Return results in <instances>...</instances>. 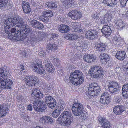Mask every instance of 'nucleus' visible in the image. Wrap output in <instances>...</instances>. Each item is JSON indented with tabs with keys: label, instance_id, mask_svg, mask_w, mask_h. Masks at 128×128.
Masks as SVG:
<instances>
[{
	"label": "nucleus",
	"instance_id": "obj_60",
	"mask_svg": "<svg viewBox=\"0 0 128 128\" xmlns=\"http://www.w3.org/2000/svg\"><path fill=\"white\" fill-rule=\"evenodd\" d=\"M122 16L124 18H128V10H127V11H126V12L122 14Z\"/></svg>",
	"mask_w": 128,
	"mask_h": 128
},
{
	"label": "nucleus",
	"instance_id": "obj_55",
	"mask_svg": "<svg viewBox=\"0 0 128 128\" xmlns=\"http://www.w3.org/2000/svg\"><path fill=\"white\" fill-rule=\"evenodd\" d=\"M58 36V34L52 33V36L50 38V40L52 39L54 40Z\"/></svg>",
	"mask_w": 128,
	"mask_h": 128
},
{
	"label": "nucleus",
	"instance_id": "obj_57",
	"mask_svg": "<svg viewBox=\"0 0 128 128\" xmlns=\"http://www.w3.org/2000/svg\"><path fill=\"white\" fill-rule=\"evenodd\" d=\"M38 54L41 56H44L46 54V52L45 50H43L40 51Z\"/></svg>",
	"mask_w": 128,
	"mask_h": 128
},
{
	"label": "nucleus",
	"instance_id": "obj_9",
	"mask_svg": "<svg viewBox=\"0 0 128 128\" xmlns=\"http://www.w3.org/2000/svg\"><path fill=\"white\" fill-rule=\"evenodd\" d=\"M120 85L116 82L111 81L109 82L108 86L109 92L113 94H117L120 90Z\"/></svg>",
	"mask_w": 128,
	"mask_h": 128
},
{
	"label": "nucleus",
	"instance_id": "obj_36",
	"mask_svg": "<svg viewBox=\"0 0 128 128\" xmlns=\"http://www.w3.org/2000/svg\"><path fill=\"white\" fill-rule=\"evenodd\" d=\"M61 112L58 109H56L52 112V116L54 118H57L58 116Z\"/></svg>",
	"mask_w": 128,
	"mask_h": 128
},
{
	"label": "nucleus",
	"instance_id": "obj_53",
	"mask_svg": "<svg viewBox=\"0 0 128 128\" xmlns=\"http://www.w3.org/2000/svg\"><path fill=\"white\" fill-rule=\"evenodd\" d=\"M44 26L43 24L39 22L38 24H37L36 28L38 29L39 30H41L42 29L44 28Z\"/></svg>",
	"mask_w": 128,
	"mask_h": 128
},
{
	"label": "nucleus",
	"instance_id": "obj_47",
	"mask_svg": "<svg viewBox=\"0 0 128 128\" xmlns=\"http://www.w3.org/2000/svg\"><path fill=\"white\" fill-rule=\"evenodd\" d=\"M82 15L81 12L80 11L78 10L77 13L76 14V15L73 17V18H74V20H77L79 19L81 17Z\"/></svg>",
	"mask_w": 128,
	"mask_h": 128
},
{
	"label": "nucleus",
	"instance_id": "obj_48",
	"mask_svg": "<svg viewBox=\"0 0 128 128\" xmlns=\"http://www.w3.org/2000/svg\"><path fill=\"white\" fill-rule=\"evenodd\" d=\"M46 70H48V72H50L53 73L54 70V66L52 64L50 66H49L48 68H46Z\"/></svg>",
	"mask_w": 128,
	"mask_h": 128
},
{
	"label": "nucleus",
	"instance_id": "obj_20",
	"mask_svg": "<svg viewBox=\"0 0 128 128\" xmlns=\"http://www.w3.org/2000/svg\"><path fill=\"white\" fill-rule=\"evenodd\" d=\"M96 58V57L90 54H86L83 58L85 62L90 63L94 62Z\"/></svg>",
	"mask_w": 128,
	"mask_h": 128
},
{
	"label": "nucleus",
	"instance_id": "obj_52",
	"mask_svg": "<svg viewBox=\"0 0 128 128\" xmlns=\"http://www.w3.org/2000/svg\"><path fill=\"white\" fill-rule=\"evenodd\" d=\"M53 63L56 66H58L60 65L59 60L58 59L54 58V60H53Z\"/></svg>",
	"mask_w": 128,
	"mask_h": 128
},
{
	"label": "nucleus",
	"instance_id": "obj_62",
	"mask_svg": "<svg viewBox=\"0 0 128 128\" xmlns=\"http://www.w3.org/2000/svg\"><path fill=\"white\" fill-rule=\"evenodd\" d=\"M21 97H22V96L21 95H19L17 97V100L18 102H20V101Z\"/></svg>",
	"mask_w": 128,
	"mask_h": 128
},
{
	"label": "nucleus",
	"instance_id": "obj_42",
	"mask_svg": "<svg viewBox=\"0 0 128 128\" xmlns=\"http://www.w3.org/2000/svg\"><path fill=\"white\" fill-rule=\"evenodd\" d=\"M114 100L116 103L120 104L122 102V97L120 96H117L114 98Z\"/></svg>",
	"mask_w": 128,
	"mask_h": 128
},
{
	"label": "nucleus",
	"instance_id": "obj_46",
	"mask_svg": "<svg viewBox=\"0 0 128 128\" xmlns=\"http://www.w3.org/2000/svg\"><path fill=\"white\" fill-rule=\"evenodd\" d=\"M22 9H24V8H26L28 7V8L30 7L28 2L25 1L22 2Z\"/></svg>",
	"mask_w": 128,
	"mask_h": 128
},
{
	"label": "nucleus",
	"instance_id": "obj_34",
	"mask_svg": "<svg viewBox=\"0 0 128 128\" xmlns=\"http://www.w3.org/2000/svg\"><path fill=\"white\" fill-rule=\"evenodd\" d=\"M58 48L57 45L55 44H47L46 47V49L48 50H51L52 51H54L55 50H56Z\"/></svg>",
	"mask_w": 128,
	"mask_h": 128
},
{
	"label": "nucleus",
	"instance_id": "obj_49",
	"mask_svg": "<svg viewBox=\"0 0 128 128\" xmlns=\"http://www.w3.org/2000/svg\"><path fill=\"white\" fill-rule=\"evenodd\" d=\"M7 0H0V7L4 6L7 5Z\"/></svg>",
	"mask_w": 128,
	"mask_h": 128
},
{
	"label": "nucleus",
	"instance_id": "obj_1",
	"mask_svg": "<svg viewBox=\"0 0 128 128\" xmlns=\"http://www.w3.org/2000/svg\"><path fill=\"white\" fill-rule=\"evenodd\" d=\"M5 32L12 40L22 41L26 36H29V26L20 17L8 18L4 22Z\"/></svg>",
	"mask_w": 128,
	"mask_h": 128
},
{
	"label": "nucleus",
	"instance_id": "obj_27",
	"mask_svg": "<svg viewBox=\"0 0 128 128\" xmlns=\"http://www.w3.org/2000/svg\"><path fill=\"white\" fill-rule=\"evenodd\" d=\"M126 53L123 50H120L117 51L116 54V58L120 60H122L125 58Z\"/></svg>",
	"mask_w": 128,
	"mask_h": 128
},
{
	"label": "nucleus",
	"instance_id": "obj_61",
	"mask_svg": "<svg viewBox=\"0 0 128 128\" xmlns=\"http://www.w3.org/2000/svg\"><path fill=\"white\" fill-rule=\"evenodd\" d=\"M124 69L126 71V73L128 76V64L125 65Z\"/></svg>",
	"mask_w": 128,
	"mask_h": 128
},
{
	"label": "nucleus",
	"instance_id": "obj_25",
	"mask_svg": "<svg viewBox=\"0 0 128 128\" xmlns=\"http://www.w3.org/2000/svg\"><path fill=\"white\" fill-rule=\"evenodd\" d=\"M99 58L100 62L103 64L107 63L109 60V55L105 53L101 54L99 56Z\"/></svg>",
	"mask_w": 128,
	"mask_h": 128
},
{
	"label": "nucleus",
	"instance_id": "obj_39",
	"mask_svg": "<svg viewBox=\"0 0 128 128\" xmlns=\"http://www.w3.org/2000/svg\"><path fill=\"white\" fill-rule=\"evenodd\" d=\"M29 23L30 25L31 26H32L36 28L37 24L39 23V22L33 19L30 21Z\"/></svg>",
	"mask_w": 128,
	"mask_h": 128
},
{
	"label": "nucleus",
	"instance_id": "obj_8",
	"mask_svg": "<svg viewBox=\"0 0 128 128\" xmlns=\"http://www.w3.org/2000/svg\"><path fill=\"white\" fill-rule=\"evenodd\" d=\"M88 90L86 92V95L91 96H94L98 95L101 90L100 87L98 84L93 82L90 84L88 87Z\"/></svg>",
	"mask_w": 128,
	"mask_h": 128
},
{
	"label": "nucleus",
	"instance_id": "obj_22",
	"mask_svg": "<svg viewBox=\"0 0 128 128\" xmlns=\"http://www.w3.org/2000/svg\"><path fill=\"white\" fill-rule=\"evenodd\" d=\"M118 0H104L102 3L106 5L109 7H114L117 4Z\"/></svg>",
	"mask_w": 128,
	"mask_h": 128
},
{
	"label": "nucleus",
	"instance_id": "obj_4",
	"mask_svg": "<svg viewBox=\"0 0 128 128\" xmlns=\"http://www.w3.org/2000/svg\"><path fill=\"white\" fill-rule=\"evenodd\" d=\"M83 105L78 102H75L72 106V110L75 116H78V118L85 120L88 117L86 112L84 110Z\"/></svg>",
	"mask_w": 128,
	"mask_h": 128
},
{
	"label": "nucleus",
	"instance_id": "obj_19",
	"mask_svg": "<svg viewBox=\"0 0 128 128\" xmlns=\"http://www.w3.org/2000/svg\"><path fill=\"white\" fill-rule=\"evenodd\" d=\"M78 24L77 22H72L70 24V26L74 29V32L79 34L82 33L83 32L82 29L81 27Z\"/></svg>",
	"mask_w": 128,
	"mask_h": 128
},
{
	"label": "nucleus",
	"instance_id": "obj_63",
	"mask_svg": "<svg viewBox=\"0 0 128 128\" xmlns=\"http://www.w3.org/2000/svg\"><path fill=\"white\" fill-rule=\"evenodd\" d=\"M70 3L69 2H68V1L66 3V4L68 6L70 7L71 6L72 4H69Z\"/></svg>",
	"mask_w": 128,
	"mask_h": 128
},
{
	"label": "nucleus",
	"instance_id": "obj_45",
	"mask_svg": "<svg viewBox=\"0 0 128 128\" xmlns=\"http://www.w3.org/2000/svg\"><path fill=\"white\" fill-rule=\"evenodd\" d=\"M24 12L25 14H28V16H30L32 14L31 13H30L31 11V9L30 7H27L26 8H24V9H23Z\"/></svg>",
	"mask_w": 128,
	"mask_h": 128
},
{
	"label": "nucleus",
	"instance_id": "obj_2",
	"mask_svg": "<svg viewBox=\"0 0 128 128\" xmlns=\"http://www.w3.org/2000/svg\"><path fill=\"white\" fill-rule=\"evenodd\" d=\"M29 28L30 29L28 33L29 36H26L24 37L25 38H24L23 40L22 41H25V40L27 38L26 44L29 46H33L37 42L43 40L45 35L44 33L40 31L36 32L33 30L30 33V32L31 29Z\"/></svg>",
	"mask_w": 128,
	"mask_h": 128
},
{
	"label": "nucleus",
	"instance_id": "obj_24",
	"mask_svg": "<svg viewBox=\"0 0 128 128\" xmlns=\"http://www.w3.org/2000/svg\"><path fill=\"white\" fill-rule=\"evenodd\" d=\"M106 45L105 43H103L101 42L96 44L95 47L97 50L100 52H103L106 49Z\"/></svg>",
	"mask_w": 128,
	"mask_h": 128
},
{
	"label": "nucleus",
	"instance_id": "obj_5",
	"mask_svg": "<svg viewBox=\"0 0 128 128\" xmlns=\"http://www.w3.org/2000/svg\"><path fill=\"white\" fill-rule=\"evenodd\" d=\"M69 79L70 82L74 85L80 86L84 82L83 74L79 70H75L70 74Z\"/></svg>",
	"mask_w": 128,
	"mask_h": 128
},
{
	"label": "nucleus",
	"instance_id": "obj_58",
	"mask_svg": "<svg viewBox=\"0 0 128 128\" xmlns=\"http://www.w3.org/2000/svg\"><path fill=\"white\" fill-rule=\"evenodd\" d=\"M27 110L30 112H31L32 110V106L30 104H29L27 106Z\"/></svg>",
	"mask_w": 128,
	"mask_h": 128
},
{
	"label": "nucleus",
	"instance_id": "obj_26",
	"mask_svg": "<svg viewBox=\"0 0 128 128\" xmlns=\"http://www.w3.org/2000/svg\"><path fill=\"white\" fill-rule=\"evenodd\" d=\"M59 31L62 33H66L69 32L70 28L69 26L64 24H61L58 27Z\"/></svg>",
	"mask_w": 128,
	"mask_h": 128
},
{
	"label": "nucleus",
	"instance_id": "obj_59",
	"mask_svg": "<svg viewBox=\"0 0 128 128\" xmlns=\"http://www.w3.org/2000/svg\"><path fill=\"white\" fill-rule=\"evenodd\" d=\"M92 17L96 20L98 19L99 18V17L98 16V14H96L92 15Z\"/></svg>",
	"mask_w": 128,
	"mask_h": 128
},
{
	"label": "nucleus",
	"instance_id": "obj_31",
	"mask_svg": "<svg viewBox=\"0 0 128 128\" xmlns=\"http://www.w3.org/2000/svg\"><path fill=\"white\" fill-rule=\"evenodd\" d=\"M114 40V43L116 46H120L124 42V40L121 38L115 37Z\"/></svg>",
	"mask_w": 128,
	"mask_h": 128
},
{
	"label": "nucleus",
	"instance_id": "obj_43",
	"mask_svg": "<svg viewBox=\"0 0 128 128\" xmlns=\"http://www.w3.org/2000/svg\"><path fill=\"white\" fill-rule=\"evenodd\" d=\"M43 64L44 65L46 68H48L52 64L48 58H45L44 60Z\"/></svg>",
	"mask_w": 128,
	"mask_h": 128
},
{
	"label": "nucleus",
	"instance_id": "obj_30",
	"mask_svg": "<svg viewBox=\"0 0 128 128\" xmlns=\"http://www.w3.org/2000/svg\"><path fill=\"white\" fill-rule=\"evenodd\" d=\"M114 22L117 26V28L118 29L122 30L124 26V22L121 19H118L114 21Z\"/></svg>",
	"mask_w": 128,
	"mask_h": 128
},
{
	"label": "nucleus",
	"instance_id": "obj_14",
	"mask_svg": "<svg viewBox=\"0 0 128 128\" xmlns=\"http://www.w3.org/2000/svg\"><path fill=\"white\" fill-rule=\"evenodd\" d=\"M40 122L43 124H50L53 123L52 118L49 116L45 115L42 116L40 119Z\"/></svg>",
	"mask_w": 128,
	"mask_h": 128
},
{
	"label": "nucleus",
	"instance_id": "obj_13",
	"mask_svg": "<svg viewBox=\"0 0 128 128\" xmlns=\"http://www.w3.org/2000/svg\"><path fill=\"white\" fill-rule=\"evenodd\" d=\"M111 96L107 92H104L102 94L100 100L101 103L104 105H108L110 102Z\"/></svg>",
	"mask_w": 128,
	"mask_h": 128
},
{
	"label": "nucleus",
	"instance_id": "obj_35",
	"mask_svg": "<svg viewBox=\"0 0 128 128\" xmlns=\"http://www.w3.org/2000/svg\"><path fill=\"white\" fill-rule=\"evenodd\" d=\"M56 100L54 99V100H52L51 102H48L47 104L48 107L51 109H53L56 106Z\"/></svg>",
	"mask_w": 128,
	"mask_h": 128
},
{
	"label": "nucleus",
	"instance_id": "obj_21",
	"mask_svg": "<svg viewBox=\"0 0 128 128\" xmlns=\"http://www.w3.org/2000/svg\"><path fill=\"white\" fill-rule=\"evenodd\" d=\"M112 18L110 14H106L103 18H102L100 21L102 24H106L109 23V22Z\"/></svg>",
	"mask_w": 128,
	"mask_h": 128
},
{
	"label": "nucleus",
	"instance_id": "obj_16",
	"mask_svg": "<svg viewBox=\"0 0 128 128\" xmlns=\"http://www.w3.org/2000/svg\"><path fill=\"white\" fill-rule=\"evenodd\" d=\"M113 112L116 115H121L125 110V107L122 105H118L113 108Z\"/></svg>",
	"mask_w": 128,
	"mask_h": 128
},
{
	"label": "nucleus",
	"instance_id": "obj_38",
	"mask_svg": "<svg viewBox=\"0 0 128 128\" xmlns=\"http://www.w3.org/2000/svg\"><path fill=\"white\" fill-rule=\"evenodd\" d=\"M43 13L49 19L50 17H52L53 15V12L51 10H46L44 11L43 12Z\"/></svg>",
	"mask_w": 128,
	"mask_h": 128
},
{
	"label": "nucleus",
	"instance_id": "obj_50",
	"mask_svg": "<svg viewBox=\"0 0 128 128\" xmlns=\"http://www.w3.org/2000/svg\"><path fill=\"white\" fill-rule=\"evenodd\" d=\"M43 94L41 92L40 90V92L38 93L37 94H36V96L35 97V98H41L43 97Z\"/></svg>",
	"mask_w": 128,
	"mask_h": 128
},
{
	"label": "nucleus",
	"instance_id": "obj_54",
	"mask_svg": "<svg viewBox=\"0 0 128 128\" xmlns=\"http://www.w3.org/2000/svg\"><path fill=\"white\" fill-rule=\"evenodd\" d=\"M88 47V45L86 42H84L82 43V48H83L84 50H86L87 49Z\"/></svg>",
	"mask_w": 128,
	"mask_h": 128
},
{
	"label": "nucleus",
	"instance_id": "obj_51",
	"mask_svg": "<svg viewBox=\"0 0 128 128\" xmlns=\"http://www.w3.org/2000/svg\"><path fill=\"white\" fill-rule=\"evenodd\" d=\"M128 0H120V4L121 6L124 7L126 6Z\"/></svg>",
	"mask_w": 128,
	"mask_h": 128
},
{
	"label": "nucleus",
	"instance_id": "obj_18",
	"mask_svg": "<svg viewBox=\"0 0 128 128\" xmlns=\"http://www.w3.org/2000/svg\"><path fill=\"white\" fill-rule=\"evenodd\" d=\"M96 32L95 30H89L86 32V37L89 39L92 40L96 37Z\"/></svg>",
	"mask_w": 128,
	"mask_h": 128
},
{
	"label": "nucleus",
	"instance_id": "obj_6",
	"mask_svg": "<svg viewBox=\"0 0 128 128\" xmlns=\"http://www.w3.org/2000/svg\"><path fill=\"white\" fill-rule=\"evenodd\" d=\"M73 116L72 113L68 111H64L60 115L58 119H61L60 124L62 126H66L70 124L73 121Z\"/></svg>",
	"mask_w": 128,
	"mask_h": 128
},
{
	"label": "nucleus",
	"instance_id": "obj_40",
	"mask_svg": "<svg viewBox=\"0 0 128 128\" xmlns=\"http://www.w3.org/2000/svg\"><path fill=\"white\" fill-rule=\"evenodd\" d=\"M43 15L40 16L39 18L40 20L42 21V22H48L49 19L43 13Z\"/></svg>",
	"mask_w": 128,
	"mask_h": 128
},
{
	"label": "nucleus",
	"instance_id": "obj_44",
	"mask_svg": "<svg viewBox=\"0 0 128 128\" xmlns=\"http://www.w3.org/2000/svg\"><path fill=\"white\" fill-rule=\"evenodd\" d=\"M75 36L72 34H67L65 36V38L66 39L69 40H72V39L75 40L76 38Z\"/></svg>",
	"mask_w": 128,
	"mask_h": 128
},
{
	"label": "nucleus",
	"instance_id": "obj_33",
	"mask_svg": "<svg viewBox=\"0 0 128 128\" xmlns=\"http://www.w3.org/2000/svg\"><path fill=\"white\" fill-rule=\"evenodd\" d=\"M57 3L56 2L50 1L46 3V5L48 8L54 9L56 8Z\"/></svg>",
	"mask_w": 128,
	"mask_h": 128
},
{
	"label": "nucleus",
	"instance_id": "obj_37",
	"mask_svg": "<svg viewBox=\"0 0 128 128\" xmlns=\"http://www.w3.org/2000/svg\"><path fill=\"white\" fill-rule=\"evenodd\" d=\"M44 97L46 100V103L47 104L48 102H51L52 100L55 99L52 96H50V95L47 94H45L44 95Z\"/></svg>",
	"mask_w": 128,
	"mask_h": 128
},
{
	"label": "nucleus",
	"instance_id": "obj_12",
	"mask_svg": "<svg viewBox=\"0 0 128 128\" xmlns=\"http://www.w3.org/2000/svg\"><path fill=\"white\" fill-rule=\"evenodd\" d=\"M42 62L40 60H38L36 63L32 65V68L35 71L42 75L45 72L42 66Z\"/></svg>",
	"mask_w": 128,
	"mask_h": 128
},
{
	"label": "nucleus",
	"instance_id": "obj_32",
	"mask_svg": "<svg viewBox=\"0 0 128 128\" xmlns=\"http://www.w3.org/2000/svg\"><path fill=\"white\" fill-rule=\"evenodd\" d=\"M66 103L67 102L66 101L61 100L60 101L58 105V109L60 111H62L65 108Z\"/></svg>",
	"mask_w": 128,
	"mask_h": 128
},
{
	"label": "nucleus",
	"instance_id": "obj_28",
	"mask_svg": "<svg viewBox=\"0 0 128 128\" xmlns=\"http://www.w3.org/2000/svg\"><path fill=\"white\" fill-rule=\"evenodd\" d=\"M8 110V108L6 105H0V118L6 116Z\"/></svg>",
	"mask_w": 128,
	"mask_h": 128
},
{
	"label": "nucleus",
	"instance_id": "obj_3",
	"mask_svg": "<svg viewBox=\"0 0 128 128\" xmlns=\"http://www.w3.org/2000/svg\"><path fill=\"white\" fill-rule=\"evenodd\" d=\"M40 90L39 88L33 89L31 94L32 97L30 98V102L33 104V107L36 111L39 112L44 111L46 108V105L44 104L43 102L40 101L35 98L36 94L39 92Z\"/></svg>",
	"mask_w": 128,
	"mask_h": 128
},
{
	"label": "nucleus",
	"instance_id": "obj_17",
	"mask_svg": "<svg viewBox=\"0 0 128 128\" xmlns=\"http://www.w3.org/2000/svg\"><path fill=\"white\" fill-rule=\"evenodd\" d=\"M10 73L6 68L2 67L0 68V76L4 79L10 77Z\"/></svg>",
	"mask_w": 128,
	"mask_h": 128
},
{
	"label": "nucleus",
	"instance_id": "obj_41",
	"mask_svg": "<svg viewBox=\"0 0 128 128\" xmlns=\"http://www.w3.org/2000/svg\"><path fill=\"white\" fill-rule=\"evenodd\" d=\"M78 10H73L70 11L68 14V16L70 17L72 20L74 19V18H73V16L76 15V13H77Z\"/></svg>",
	"mask_w": 128,
	"mask_h": 128
},
{
	"label": "nucleus",
	"instance_id": "obj_29",
	"mask_svg": "<svg viewBox=\"0 0 128 128\" xmlns=\"http://www.w3.org/2000/svg\"><path fill=\"white\" fill-rule=\"evenodd\" d=\"M122 94L124 98H128V84H126L123 86Z\"/></svg>",
	"mask_w": 128,
	"mask_h": 128
},
{
	"label": "nucleus",
	"instance_id": "obj_11",
	"mask_svg": "<svg viewBox=\"0 0 128 128\" xmlns=\"http://www.w3.org/2000/svg\"><path fill=\"white\" fill-rule=\"evenodd\" d=\"M0 84L1 85L2 88L4 89H5L8 87V88L11 89L12 88L11 87L13 86V82L11 80L8 78L2 79L0 77Z\"/></svg>",
	"mask_w": 128,
	"mask_h": 128
},
{
	"label": "nucleus",
	"instance_id": "obj_56",
	"mask_svg": "<svg viewBox=\"0 0 128 128\" xmlns=\"http://www.w3.org/2000/svg\"><path fill=\"white\" fill-rule=\"evenodd\" d=\"M53 87V86L52 84H50L49 86L47 85L46 86V88L47 90V91L48 92H49L50 90L52 89Z\"/></svg>",
	"mask_w": 128,
	"mask_h": 128
},
{
	"label": "nucleus",
	"instance_id": "obj_15",
	"mask_svg": "<svg viewBox=\"0 0 128 128\" xmlns=\"http://www.w3.org/2000/svg\"><path fill=\"white\" fill-rule=\"evenodd\" d=\"M98 121L101 126V128H110L111 126L110 123L106 119L101 116H98Z\"/></svg>",
	"mask_w": 128,
	"mask_h": 128
},
{
	"label": "nucleus",
	"instance_id": "obj_23",
	"mask_svg": "<svg viewBox=\"0 0 128 128\" xmlns=\"http://www.w3.org/2000/svg\"><path fill=\"white\" fill-rule=\"evenodd\" d=\"M101 32L104 35L108 36L111 34L112 30L110 26L108 25H105L101 29Z\"/></svg>",
	"mask_w": 128,
	"mask_h": 128
},
{
	"label": "nucleus",
	"instance_id": "obj_10",
	"mask_svg": "<svg viewBox=\"0 0 128 128\" xmlns=\"http://www.w3.org/2000/svg\"><path fill=\"white\" fill-rule=\"evenodd\" d=\"M25 82L26 84L28 86H35L39 81L38 77L34 75L26 76L25 78Z\"/></svg>",
	"mask_w": 128,
	"mask_h": 128
},
{
	"label": "nucleus",
	"instance_id": "obj_7",
	"mask_svg": "<svg viewBox=\"0 0 128 128\" xmlns=\"http://www.w3.org/2000/svg\"><path fill=\"white\" fill-rule=\"evenodd\" d=\"M104 71L102 68L99 66H92L89 70V74L93 78H99L103 75Z\"/></svg>",
	"mask_w": 128,
	"mask_h": 128
},
{
	"label": "nucleus",
	"instance_id": "obj_64",
	"mask_svg": "<svg viewBox=\"0 0 128 128\" xmlns=\"http://www.w3.org/2000/svg\"><path fill=\"white\" fill-rule=\"evenodd\" d=\"M25 118L26 119V120L28 122L30 121V117L29 116H26V118Z\"/></svg>",
	"mask_w": 128,
	"mask_h": 128
}]
</instances>
